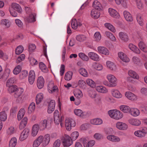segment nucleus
Segmentation results:
<instances>
[{
	"mask_svg": "<svg viewBox=\"0 0 147 147\" xmlns=\"http://www.w3.org/2000/svg\"><path fill=\"white\" fill-rule=\"evenodd\" d=\"M15 81V79L13 78H11L8 80L6 83V86L8 87H9L12 85Z\"/></svg>",
	"mask_w": 147,
	"mask_h": 147,
	"instance_id": "nucleus-58",
	"label": "nucleus"
},
{
	"mask_svg": "<svg viewBox=\"0 0 147 147\" xmlns=\"http://www.w3.org/2000/svg\"><path fill=\"white\" fill-rule=\"evenodd\" d=\"M73 73L71 71H68L67 72L65 76V79L67 81L70 80L72 78Z\"/></svg>",
	"mask_w": 147,
	"mask_h": 147,
	"instance_id": "nucleus-52",
	"label": "nucleus"
},
{
	"mask_svg": "<svg viewBox=\"0 0 147 147\" xmlns=\"http://www.w3.org/2000/svg\"><path fill=\"white\" fill-rule=\"evenodd\" d=\"M88 55L91 59L94 61H98L99 60V58L98 56L95 53L90 52L88 53Z\"/></svg>",
	"mask_w": 147,
	"mask_h": 147,
	"instance_id": "nucleus-23",
	"label": "nucleus"
},
{
	"mask_svg": "<svg viewBox=\"0 0 147 147\" xmlns=\"http://www.w3.org/2000/svg\"><path fill=\"white\" fill-rule=\"evenodd\" d=\"M125 96L129 100L135 101L137 99V96L130 92H127L125 93Z\"/></svg>",
	"mask_w": 147,
	"mask_h": 147,
	"instance_id": "nucleus-12",
	"label": "nucleus"
},
{
	"mask_svg": "<svg viewBox=\"0 0 147 147\" xmlns=\"http://www.w3.org/2000/svg\"><path fill=\"white\" fill-rule=\"evenodd\" d=\"M28 118L27 117H24L21 121L19 126V128L21 129L26 126L27 123Z\"/></svg>",
	"mask_w": 147,
	"mask_h": 147,
	"instance_id": "nucleus-37",
	"label": "nucleus"
},
{
	"mask_svg": "<svg viewBox=\"0 0 147 147\" xmlns=\"http://www.w3.org/2000/svg\"><path fill=\"white\" fill-rule=\"evenodd\" d=\"M47 121L46 119H44L41 121L39 124V127L41 130H44L47 127Z\"/></svg>",
	"mask_w": 147,
	"mask_h": 147,
	"instance_id": "nucleus-34",
	"label": "nucleus"
},
{
	"mask_svg": "<svg viewBox=\"0 0 147 147\" xmlns=\"http://www.w3.org/2000/svg\"><path fill=\"white\" fill-rule=\"evenodd\" d=\"M98 52L103 54L108 55L109 54V51L104 47H99L98 48Z\"/></svg>",
	"mask_w": 147,
	"mask_h": 147,
	"instance_id": "nucleus-29",
	"label": "nucleus"
},
{
	"mask_svg": "<svg viewBox=\"0 0 147 147\" xmlns=\"http://www.w3.org/2000/svg\"><path fill=\"white\" fill-rule=\"evenodd\" d=\"M86 82L87 84L91 87L94 88L95 87V83L91 79H87L86 80Z\"/></svg>",
	"mask_w": 147,
	"mask_h": 147,
	"instance_id": "nucleus-54",
	"label": "nucleus"
},
{
	"mask_svg": "<svg viewBox=\"0 0 147 147\" xmlns=\"http://www.w3.org/2000/svg\"><path fill=\"white\" fill-rule=\"evenodd\" d=\"M76 39L78 41L80 42H84L87 39L86 36L84 35H77L76 37Z\"/></svg>",
	"mask_w": 147,
	"mask_h": 147,
	"instance_id": "nucleus-43",
	"label": "nucleus"
},
{
	"mask_svg": "<svg viewBox=\"0 0 147 147\" xmlns=\"http://www.w3.org/2000/svg\"><path fill=\"white\" fill-rule=\"evenodd\" d=\"M24 91V90L22 88H19L16 91V92L14 93V97L17 98L18 100L19 101H22V96Z\"/></svg>",
	"mask_w": 147,
	"mask_h": 147,
	"instance_id": "nucleus-6",
	"label": "nucleus"
},
{
	"mask_svg": "<svg viewBox=\"0 0 147 147\" xmlns=\"http://www.w3.org/2000/svg\"><path fill=\"white\" fill-rule=\"evenodd\" d=\"M50 140V136L48 134L45 135L44 137H43V139L42 142L43 146H45L48 144Z\"/></svg>",
	"mask_w": 147,
	"mask_h": 147,
	"instance_id": "nucleus-28",
	"label": "nucleus"
},
{
	"mask_svg": "<svg viewBox=\"0 0 147 147\" xmlns=\"http://www.w3.org/2000/svg\"><path fill=\"white\" fill-rule=\"evenodd\" d=\"M134 135L138 138H142L144 137L140 130L135 131L134 133Z\"/></svg>",
	"mask_w": 147,
	"mask_h": 147,
	"instance_id": "nucleus-61",
	"label": "nucleus"
},
{
	"mask_svg": "<svg viewBox=\"0 0 147 147\" xmlns=\"http://www.w3.org/2000/svg\"><path fill=\"white\" fill-rule=\"evenodd\" d=\"M2 24L5 25L7 28H9L10 27L11 24L9 21L7 19H3L1 20Z\"/></svg>",
	"mask_w": 147,
	"mask_h": 147,
	"instance_id": "nucleus-51",
	"label": "nucleus"
},
{
	"mask_svg": "<svg viewBox=\"0 0 147 147\" xmlns=\"http://www.w3.org/2000/svg\"><path fill=\"white\" fill-rule=\"evenodd\" d=\"M108 12L111 16L115 18H117L119 17V14L118 12L114 9L110 8L109 9Z\"/></svg>",
	"mask_w": 147,
	"mask_h": 147,
	"instance_id": "nucleus-27",
	"label": "nucleus"
},
{
	"mask_svg": "<svg viewBox=\"0 0 147 147\" xmlns=\"http://www.w3.org/2000/svg\"><path fill=\"white\" fill-rule=\"evenodd\" d=\"M118 55L119 57L123 62L127 63L129 61V58L123 52H119L118 53Z\"/></svg>",
	"mask_w": 147,
	"mask_h": 147,
	"instance_id": "nucleus-14",
	"label": "nucleus"
},
{
	"mask_svg": "<svg viewBox=\"0 0 147 147\" xmlns=\"http://www.w3.org/2000/svg\"><path fill=\"white\" fill-rule=\"evenodd\" d=\"M108 113L111 117L116 120H119L123 116L122 113L116 109L110 110L109 111Z\"/></svg>",
	"mask_w": 147,
	"mask_h": 147,
	"instance_id": "nucleus-2",
	"label": "nucleus"
},
{
	"mask_svg": "<svg viewBox=\"0 0 147 147\" xmlns=\"http://www.w3.org/2000/svg\"><path fill=\"white\" fill-rule=\"evenodd\" d=\"M111 93L113 96L117 98L122 97V95L119 91L116 89H113L111 90Z\"/></svg>",
	"mask_w": 147,
	"mask_h": 147,
	"instance_id": "nucleus-16",
	"label": "nucleus"
},
{
	"mask_svg": "<svg viewBox=\"0 0 147 147\" xmlns=\"http://www.w3.org/2000/svg\"><path fill=\"white\" fill-rule=\"evenodd\" d=\"M105 34L106 36L112 40L115 41L116 40V39L115 37L110 32L106 31L105 32Z\"/></svg>",
	"mask_w": 147,
	"mask_h": 147,
	"instance_id": "nucleus-50",
	"label": "nucleus"
},
{
	"mask_svg": "<svg viewBox=\"0 0 147 147\" xmlns=\"http://www.w3.org/2000/svg\"><path fill=\"white\" fill-rule=\"evenodd\" d=\"M107 138L108 140L113 142H118L120 141V138L114 135H109L107 136Z\"/></svg>",
	"mask_w": 147,
	"mask_h": 147,
	"instance_id": "nucleus-20",
	"label": "nucleus"
},
{
	"mask_svg": "<svg viewBox=\"0 0 147 147\" xmlns=\"http://www.w3.org/2000/svg\"><path fill=\"white\" fill-rule=\"evenodd\" d=\"M119 35L120 38L124 41H127L129 40L128 36L126 33L121 32L119 33Z\"/></svg>",
	"mask_w": 147,
	"mask_h": 147,
	"instance_id": "nucleus-31",
	"label": "nucleus"
},
{
	"mask_svg": "<svg viewBox=\"0 0 147 147\" xmlns=\"http://www.w3.org/2000/svg\"><path fill=\"white\" fill-rule=\"evenodd\" d=\"M80 140L83 144L84 147H92L95 144L94 140L89 141L87 138H82L80 139Z\"/></svg>",
	"mask_w": 147,
	"mask_h": 147,
	"instance_id": "nucleus-3",
	"label": "nucleus"
},
{
	"mask_svg": "<svg viewBox=\"0 0 147 147\" xmlns=\"http://www.w3.org/2000/svg\"><path fill=\"white\" fill-rule=\"evenodd\" d=\"M120 108L121 110L124 113L130 112V109L128 106L124 105L120 106Z\"/></svg>",
	"mask_w": 147,
	"mask_h": 147,
	"instance_id": "nucleus-39",
	"label": "nucleus"
},
{
	"mask_svg": "<svg viewBox=\"0 0 147 147\" xmlns=\"http://www.w3.org/2000/svg\"><path fill=\"white\" fill-rule=\"evenodd\" d=\"M106 64L107 67L111 70L115 71L116 69V65L113 62L110 61H107Z\"/></svg>",
	"mask_w": 147,
	"mask_h": 147,
	"instance_id": "nucleus-33",
	"label": "nucleus"
},
{
	"mask_svg": "<svg viewBox=\"0 0 147 147\" xmlns=\"http://www.w3.org/2000/svg\"><path fill=\"white\" fill-rule=\"evenodd\" d=\"M71 25L73 28L76 29L77 28L78 26H80L81 24H78L77 20L76 19H73L72 20Z\"/></svg>",
	"mask_w": 147,
	"mask_h": 147,
	"instance_id": "nucleus-48",
	"label": "nucleus"
},
{
	"mask_svg": "<svg viewBox=\"0 0 147 147\" xmlns=\"http://www.w3.org/2000/svg\"><path fill=\"white\" fill-rule=\"evenodd\" d=\"M39 66L41 70L44 72H46L48 71V69L45 64L42 62H40Z\"/></svg>",
	"mask_w": 147,
	"mask_h": 147,
	"instance_id": "nucleus-55",
	"label": "nucleus"
},
{
	"mask_svg": "<svg viewBox=\"0 0 147 147\" xmlns=\"http://www.w3.org/2000/svg\"><path fill=\"white\" fill-rule=\"evenodd\" d=\"M29 130L26 128L22 131L20 137V139L21 141H23L27 138L29 135Z\"/></svg>",
	"mask_w": 147,
	"mask_h": 147,
	"instance_id": "nucleus-10",
	"label": "nucleus"
},
{
	"mask_svg": "<svg viewBox=\"0 0 147 147\" xmlns=\"http://www.w3.org/2000/svg\"><path fill=\"white\" fill-rule=\"evenodd\" d=\"M43 98V95L42 93L37 94L36 98V102L37 104H39L42 101Z\"/></svg>",
	"mask_w": 147,
	"mask_h": 147,
	"instance_id": "nucleus-42",
	"label": "nucleus"
},
{
	"mask_svg": "<svg viewBox=\"0 0 147 147\" xmlns=\"http://www.w3.org/2000/svg\"><path fill=\"white\" fill-rule=\"evenodd\" d=\"M74 113L75 115L82 118H85L86 116V113L83 112L80 109H75L74 110Z\"/></svg>",
	"mask_w": 147,
	"mask_h": 147,
	"instance_id": "nucleus-11",
	"label": "nucleus"
},
{
	"mask_svg": "<svg viewBox=\"0 0 147 147\" xmlns=\"http://www.w3.org/2000/svg\"><path fill=\"white\" fill-rule=\"evenodd\" d=\"M63 119V117L61 116L60 118V116L55 117H54V121L55 123L56 124H59V123H60L61 126H62V121Z\"/></svg>",
	"mask_w": 147,
	"mask_h": 147,
	"instance_id": "nucleus-46",
	"label": "nucleus"
},
{
	"mask_svg": "<svg viewBox=\"0 0 147 147\" xmlns=\"http://www.w3.org/2000/svg\"><path fill=\"white\" fill-rule=\"evenodd\" d=\"M129 123L131 125L135 126H139L141 123V121L136 119H130L128 120Z\"/></svg>",
	"mask_w": 147,
	"mask_h": 147,
	"instance_id": "nucleus-25",
	"label": "nucleus"
},
{
	"mask_svg": "<svg viewBox=\"0 0 147 147\" xmlns=\"http://www.w3.org/2000/svg\"><path fill=\"white\" fill-rule=\"evenodd\" d=\"M83 60L86 61H88L89 60V58L88 56L85 55L83 53H80L78 55Z\"/></svg>",
	"mask_w": 147,
	"mask_h": 147,
	"instance_id": "nucleus-64",
	"label": "nucleus"
},
{
	"mask_svg": "<svg viewBox=\"0 0 147 147\" xmlns=\"http://www.w3.org/2000/svg\"><path fill=\"white\" fill-rule=\"evenodd\" d=\"M90 123L93 125H100L102 123V120L99 118L94 119L90 121Z\"/></svg>",
	"mask_w": 147,
	"mask_h": 147,
	"instance_id": "nucleus-36",
	"label": "nucleus"
},
{
	"mask_svg": "<svg viewBox=\"0 0 147 147\" xmlns=\"http://www.w3.org/2000/svg\"><path fill=\"white\" fill-rule=\"evenodd\" d=\"M40 128L39 125L38 124L34 125L32 130L31 135L33 137L35 136L37 134Z\"/></svg>",
	"mask_w": 147,
	"mask_h": 147,
	"instance_id": "nucleus-15",
	"label": "nucleus"
},
{
	"mask_svg": "<svg viewBox=\"0 0 147 147\" xmlns=\"http://www.w3.org/2000/svg\"><path fill=\"white\" fill-rule=\"evenodd\" d=\"M128 75L132 78L136 79H138L139 76L134 71L132 70H130L128 73Z\"/></svg>",
	"mask_w": 147,
	"mask_h": 147,
	"instance_id": "nucleus-45",
	"label": "nucleus"
},
{
	"mask_svg": "<svg viewBox=\"0 0 147 147\" xmlns=\"http://www.w3.org/2000/svg\"><path fill=\"white\" fill-rule=\"evenodd\" d=\"M96 89L98 92L102 93H106L107 92V89L102 86H98L96 87Z\"/></svg>",
	"mask_w": 147,
	"mask_h": 147,
	"instance_id": "nucleus-38",
	"label": "nucleus"
},
{
	"mask_svg": "<svg viewBox=\"0 0 147 147\" xmlns=\"http://www.w3.org/2000/svg\"><path fill=\"white\" fill-rule=\"evenodd\" d=\"M107 78L111 87H115L117 85V79L114 76L111 74H108L107 76Z\"/></svg>",
	"mask_w": 147,
	"mask_h": 147,
	"instance_id": "nucleus-7",
	"label": "nucleus"
},
{
	"mask_svg": "<svg viewBox=\"0 0 147 147\" xmlns=\"http://www.w3.org/2000/svg\"><path fill=\"white\" fill-rule=\"evenodd\" d=\"M57 89V87L54 86L53 82H50L48 85V90L50 93L55 92L56 91Z\"/></svg>",
	"mask_w": 147,
	"mask_h": 147,
	"instance_id": "nucleus-21",
	"label": "nucleus"
},
{
	"mask_svg": "<svg viewBox=\"0 0 147 147\" xmlns=\"http://www.w3.org/2000/svg\"><path fill=\"white\" fill-rule=\"evenodd\" d=\"M28 74V71H27L23 70L20 73L19 77L20 79H23L27 76Z\"/></svg>",
	"mask_w": 147,
	"mask_h": 147,
	"instance_id": "nucleus-60",
	"label": "nucleus"
},
{
	"mask_svg": "<svg viewBox=\"0 0 147 147\" xmlns=\"http://www.w3.org/2000/svg\"><path fill=\"white\" fill-rule=\"evenodd\" d=\"M79 73L83 76L84 77H88V74L85 68H82L79 70Z\"/></svg>",
	"mask_w": 147,
	"mask_h": 147,
	"instance_id": "nucleus-44",
	"label": "nucleus"
},
{
	"mask_svg": "<svg viewBox=\"0 0 147 147\" xmlns=\"http://www.w3.org/2000/svg\"><path fill=\"white\" fill-rule=\"evenodd\" d=\"M105 26L111 31L115 32V30L114 27L110 24L109 23H106L105 24Z\"/></svg>",
	"mask_w": 147,
	"mask_h": 147,
	"instance_id": "nucleus-56",
	"label": "nucleus"
},
{
	"mask_svg": "<svg viewBox=\"0 0 147 147\" xmlns=\"http://www.w3.org/2000/svg\"><path fill=\"white\" fill-rule=\"evenodd\" d=\"M74 95L78 99V102H76L75 104L76 105H79L80 103V100L79 99L80 98H81L83 96L82 92L79 90H76L74 92Z\"/></svg>",
	"mask_w": 147,
	"mask_h": 147,
	"instance_id": "nucleus-17",
	"label": "nucleus"
},
{
	"mask_svg": "<svg viewBox=\"0 0 147 147\" xmlns=\"http://www.w3.org/2000/svg\"><path fill=\"white\" fill-rule=\"evenodd\" d=\"M63 142L64 147H68L72 144V140L70 137L67 135H65Z\"/></svg>",
	"mask_w": 147,
	"mask_h": 147,
	"instance_id": "nucleus-5",
	"label": "nucleus"
},
{
	"mask_svg": "<svg viewBox=\"0 0 147 147\" xmlns=\"http://www.w3.org/2000/svg\"><path fill=\"white\" fill-rule=\"evenodd\" d=\"M116 127L119 130H125L128 128V125L125 123L120 121L117 122L115 124Z\"/></svg>",
	"mask_w": 147,
	"mask_h": 147,
	"instance_id": "nucleus-8",
	"label": "nucleus"
},
{
	"mask_svg": "<svg viewBox=\"0 0 147 147\" xmlns=\"http://www.w3.org/2000/svg\"><path fill=\"white\" fill-rule=\"evenodd\" d=\"M11 8L9 9V11L11 15L13 17H16L17 16V13L15 11L21 13L22 10L20 6L18 4L16 3H12L11 5Z\"/></svg>",
	"mask_w": 147,
	"mask_h": 147,
	"instance_id": "nucleus-1",
	"label": "nucleus"
},
{
	"mask_svg": "<svg viewBox=\"0 0 147 147\" xmlns=\"http://www.w3.org/2000/svg\"><path fill=\"white\" fill-rule=\"evenodd\" d=\"M25 113V111L24 109H21L18 112V119L20 120L23 117Z\"/></svg>",
	"mask_w": 147,
	"mask_h": 147,
	"instance_id": "nucleus-47",
	"label": "nucleus"
},
{
	"mask_svg": "<svg viewBox=\"0 0 147 147\" xmlns=\"http://www.w3.org/2000/svg\"><path fill=\"white\" fill-rule=\"evenodd\" d=\"M43 139V136H40L35 140L33 142V147H38L42 143Z\"/></svg>",
	"mask_w": 147,
	"mask_h": 147,
	"instance_id": "nucleus-18",
	"label": "nucleus"
},
{
	"mask_svg": "<svg viewBox=\"0 0 147 147\" xmlns=\"http://www.w3.org/2000/svg\"><path fill=\"white\" fill-rule=\"evenodd\" d=\"M35 104L34 102H32L29 105L28 108L29 113H31L33 112L35 109Z\"/></svg>",
	"mask_w": 147,
	"mask_h": 147,
	"instance_id": "nucleus-59",
	"label": "nucleus"
},
{
	"mask_svg": "<svg viewBox=\"0 0 147 147\" xmlns=\"http://www.w3.org/2000/svg\"><path fill=\"white\" fill-rule=\"evenodd\" d=\"M138 46L140 49L143 52H147V47L146 45L142 42H140L138 44Z\"/></svg>",
	"mask_w": 147,
	"mask_h": 147,
	"instance_id": "nucleus-40",
	"label": "nucleus"
},
{
	"mask_svg": "<svg viewBox=\"0 0 147 147\" xmlns=\"http://www.w3.org/2000/svg\"><path fill=\"white\" fill-rule=\"evenodd\" d=\"M7 114L5 111H2L0 112V121H5L7 119Z\"/></svg>",
	"mask_w": 147,
	"mask_h": 147,
	"instance_id": "nucleus-41",
	"label": "nucleus"
},
{
	"mask_svg": "<svg viewBox=\"0 0 147 147\" xmlns=\"http://www.w3.org/2000/svg\"><path fill=\"white\" fill-rule=\"evenodd\" d=\"M136 19L139 24L142 26L143 25V19L142 18V16L140 14H138L137 15Z\"/></svg>",
	"mask_w": 147,
	"mask_h": 147,
	"instance_id": "nucleus-53",
	"label": "nucleus"
},
{
	"mask_svg": "<svg viewBox=\"0 0 147 147\" xmlns=\"http://www.w3.org/2000/svg\"><path fill=\"white\" fill-rule=\"evenodd\" d=\"M17 140L15 137L12 138L10 141L9 147H15L17 144Z\"/></svg>",
	"mask_w": 147,
	"mask_h": 147,
	"instance_id": "nucleus-49",
	"label": "nucleus"
},
{
	"mask_svg": "<svg viewBox=\"0 0 147 147\" xmlns=\"http://www.w3.org/2000/svg\"><path fill=\"white\" fill-rule=\"evenodd\" d=\"M100 13L99 11L94 9L92 10L91 12V15L92 18L95 19H97L100 17Z\"/></svg>",
	"mask_w": 147,
	"mask_h": 147,
	"instance_id": "nucleus-32",
	"label": "nucleus"
},
{
	"mask_svg": "<svg viewBox=\"0 0 147 147\" xmlns=\"http://www.w3.org/2000/svg\"><path fill=\"white\" fill-rule=\"evenodd\" d=\"M92 66L94 68L98 71L101 70L102 69V65L96 63H94L92 65Z\"/></svg>",
	"mask_w": 147,
	"mask_h": 147,
	"instance_id": "nucleus-57",
	"label": "nucleus"
},
{
	"mask_svg": "<svg viewBox=\"0 0 147 147\" xmlns=\"http://www.w3.org/2000/svg\"><path fill=\"white\" fill-rule=\"evenodd\" d=\"M24 50L23 47L21 46L17 47L15 50V53L16 55H19L22 53Z\"/></svg>",
	"mask_w": 147,
	"mask_h": 147,
	"instance_id": "nucleus-62",
	"label": "nucleus"
},
{
	"mask_svg": "<svg viewBox=\"0 0 147 147\" xmlns=\"http://www.w3.org/2000/svg\"><path fill=\"white\" fill-rule=\"evenodd\" d=\"M123 14L125 18L127 21L131 22L133 20L132 16L128 11H124Z\"/></svg>",
	"mask_w": 147,
	"mask_h": 147,
	"instance_id": "nucleus-26",
	"label": "nucleus"
},
{
	"mask_svg": "<svg viewBox=\"0 0 147 147\" xmlns=\"http://www.w3.org/2000/svg\"><path fill=\"white\" fill-rule=\"evenodd\" d=\"M29 17L26 18V20L28 22H34L36 21V15L35 13L32 14V13H29Z\"/></svg>",
	"mask_w": 147,
	"mask_h": 147,
	"instance_id": "nucleus-35",
	"label": "nucleus"
},
{
	"mask_svg": "<svg viewBox=\"0 0 147 147\" xmlns=\"http://www.w3.org/2000/svg\"><path fill=\"white\" fill-rule=\"evenodd\" d=\"M76 125L75 121L72 119H67L65 121V126L66 129L69 131L71 127H74Z\"/></svg>",
	"mask_w": 147,
	"mask_h": 147,
	"instance_id": "nucleus-4",
	"label": "nucleus"
},
{
	"mask_svg": "<svg viewBox=\"0 0 147 147\" xmlns=\"http://www.w3.org/2000/svg\"><path fill=\"white\" fill-rule=\"evenodd\" d=\"M44 80L42 77H39L37 79V85L39 89L42 88L44 86Z\"/></svg>",
	"mask_w": 147,
	"mask_h": 147,
	"instance_id": "nucleus-19",
	"label": "nucleus"
},
{
	"mask_svg": "<svg viewBox=\"0 0 147 147\" xmlns=\"http://www.w3.org/2000/svg\"><path fill=\"white\" fill-rule=\"evenodd\" d=\"M129 49L134 52L137 54H140V50L136 46L132 44H130L129 45Z\"/></svg>",
	"mask_w": 147,
	"mask_h": 147,
	"instance_id": "nucleus-30",
	"label": "nucleus"
},
{
	"mask_svg": "<svg viewBox=\"0 0 147 147\" xmlns=\"http://www.w3.org/2000/svg\"><path fill=\"white\" fill-rule=\"evenodd\" d=\"M94 37L95 40L97 41H99L101 38V34L98 32H97L95 33L94 35Z\"/></svg>",
	"mask_w": 147,
	"mask_h": 147,
	"instance_id": "nucleus-63",
	"label": "nucleus"
},
{
	"mask_svg": "<svg viewBox=\"0 0 147 147\" xmlns=\"http://www.w3.org/2000/svg\"><path fill=\"white\" fill-rule=\"evenodd\" d=\"M35 72L33 70H30L28 77V81L30 85L33 84L35 80Z\"/></svg>",
	"mask_w": 147,
	"mask_h": 147,
	"instance_id": "nucleus-9",
	"label": "nucleus"
},
{
	"mask_svg": "<svg viewBox=\"0 0 147 147\" xmlns=\"http://www.w3.org/2000/svg\"><path fill=\"white\" fill-rule=\"evenodd\" d=\"M130 114L134 117L139 116L140 114V111L138 109L136 108H131L129 112Z\"/></svg>",
	"mask_w": 147,
	"mask_h": 147,
	"instance_id": "nucleus-24",
	"label": "nucleus"
},
{
	"mask_svg": "<svg viewBox=\"0 0 147 147\" xmlns=\"http://www.w3.org/2000/svg\"><path fill=\"white\" fill-rule=\"evenodd\" d=\"M55 105V101L54 100L50 101L49 104L48 112L49 113H51L54 111Z\"/></svg>",
	"mask_w": 147,
	"mask_h": 147,
	"instance_id": "nucleus-13",
	"label": "nucleus"
},
{
	"mask_svg": "<svg viewBox=\"0 0 147 147\" xmlns=\"http://www.w3.org/2000/svg\"><path fill=\"white\" fill-rule=\"evenodd\" d=\"M93 6L96 10L98 11L102 10V7L99 2L97 0H95L93 3Z\"/></svg>",
	"mask_w": 147,
	"mask_h": 147,
	"instance_id": "nucleus-22",
	"label": "nucleus"
}]
</instances>
